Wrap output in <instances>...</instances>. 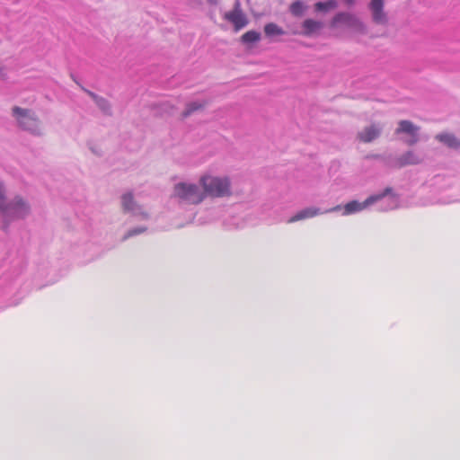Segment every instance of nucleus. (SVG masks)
Listing matches in <instances>:
<instances>
[{
    "label": "nucleus",
    "instance_id": "obj_1",
    "mask_svg": "<svg viewBox=\"0 0 460 460\" xmlns=\"http://www.w3.org/2000/svg\"><path fill=\"white\" fill-rule=\"evenodd\" d=\"M199 184L206 197L223 198L231 194L230 182L226 177L203 175L199 179Z\"/></svg>",
    "mask_w": 460,
    "mask_h": 460
},
{
    "label": "nucleus",
    "instance_id": "obj_2",
    "mask_svg": "<svg viewBox=\"0 0 460 460\" xmlns=\"http://www.w3.org/2000/svg\"><path fill=\"white\" fill-rule=\"evenodd\" d=\"M12 115L18 128L34 135L41 134V123L40 118L31 110L13 106Z\"/></svg>",
    "mask_w": 460,
    "mask_h": 460
},
{
    "label": "nucleus",
    "instance_id": "obj_3",
    "mask_svg": "<svg viewBox=\"0 0 460 460\" xmlns=\"http://www.w3.org/2000/svg\"><path fill=\"white\" fill-rule=\"evenodd\" d=\"M29 212L27 203L22 198H14V200L5 204L4 191L0 189V213L4 218H17L26 216Z\"/></svg>",
    "mask_w": 460,
    "mask_h": 460
},
{
    "label": "nucleus",
    "instance_id": "obj_4",
    "mask_svg": "<svg viewBox=\"0 0 460 460\" xmlns=\"http://www.w3.org/2000/svg\"><path fill=\"white\" fill-rule=\"evenodd\" d=\"M174 196L189 204H199L206 199V194L195 183H177Z\"/></svg>",
    "mask_w": 460,
    "mask_h": 460
},
{
    "label": "nucleus",
    "instance_id": "obj_5",
    "mask_svg": "<svg viewBox=\"0 0 460 460\" xmlns=\"http://www.w3.org/2000/svg\"><path fill=\"white\" fill-rule=\"evenodd\" d=\"M338 26H347L357 31H365L364 23L355 15L347 12H340L332 18L331 27L336 28Z\"/></svg>",
    "mask_w": 460,
    "mask_h": 460
},
{
    "label": "nucleus",
    "instance_id": "obj_6",
    "mask_svg": "<svg viewBox=\"0 0 460 460\" xmlns=\"http://www.w3.org/2000/svg\"><path fill=\"white\" fill-rule=\"evenodd\" d=\"M419 126L414 125L410 120H400L398 127L395 129V134H404L408 136V138L404 140L409 146H413L419 141Z\"/></svg>",
    "mask_w": 460,
    "mask_h": 460
},
{
    "label": "nucleus",
    "instance_id": "obj_7",
    "mask_svg": "<svg viewBox=\"0 0 460 460\" xmlns=\"http://www.w3.org/2000/svg\"><path fill=\"white\" fill-rule=\"evenodd\" d=\"M390 191H391V189L390 188H386L383 194L376 195V196H370L364 202H359V201H357V200H351V201L348 202L345 205V207H344V215H351V214H354L356 212L362 211L367 206H369V205L375 203L376 201L381 199L382 198H384L385 195L387 192H390Z\"/></svg>",
    "mask_w": 460,
    "mask_h": 460
},
{
    "label": "nucleus",
    "instance_id": "obj_8",
    "mask_svg": "<svg viewBox=\"0 0 460 460\" xmlns=\"http://www.w3.org/2000/svg\"><path fill=\"white\" fill-rule=\"evenodd\" d=\"M225 19L230 23H233L234 29H235L236 31L243 29L248 23L247 18L240 8L239 4H237L235 8L232 11L225 13Z\"/></svg>",
    "mask_w": 460,
    "mask_h": 460
},
{
    "label": "nucleus",
    "instance_id": "obj_9",
    "mask_svg": "<svg viewBox=\"0 0 460 460\" xmlns=\"http://www.w3.org/2000/svg\"><path fill=\"white\" fill-rule=\"evenodd\" d=\"M382 128L376 124H371L364 127L357 133V140L363 143H369L376 140L381 135Z\"/></svg>",
    "mask_w": 460,
    "mask_h": 460
},
{
    "label": "nucleus",
    "instance_id": "obj_10",
    "mask_svg": "<svg viewBox=\"0 0 460 460\" xmlns=\"http://www.w3.org/2000/svg\"><path fill=\"white\" fill-rule=\"evenodd\" d=\"M369 8L372 14V20L376 24H386L387 16L384 11V1L383 0H371Z\"/></svg>",
    "mask_w": 460,
    "mask_h": 460
},
{
    "label": "nucleus",
    "instance_id": "obj_11",
    "mask_svg": "<svg viewBox=\"0 0 460 460\" xmlns=\"http://www.w3.org/2000/svg\"><path fill=\"white\" fill-rule=\"evenodd\" d=\"M421 162L422 159L420 155L412 151H408L396 159L395 165L402 168L407 165H415Z\"/></svg>",
    "mask_w": 460,
    "mask_h": 460
},
{
    "label": "nucleus",
    "instance_id": "obj_12",
    "mask_svg": "<svg viewBox=\"0 0 460 460\" xmlns=\"http://www.w3.org/2000/svg\"><path fill=\"white\" fill-rule=\"evenodd\" d=\"M321 214H322V212L317 208H314V207L306 208L297 212L296 214L293 215L291 217H289V219L288 220V223L292 224V223H295V222H297L300 220L314 217H315L317 215H321Z\"/></svg>",
    "mask_w": 460,
    "mask_h": 460
},
{
    "label": "nucleus",
    "instance_id": "obj_13",
    "mask_svg": "<svg viewBox=\"0 0 460 460\" xmlns=\"http://www.w3.org/2000/svg\"><path fill=\"white\" fill-rule=\"evenodd\" d=\"M435 139L442 142L447 147L452 149H458L460 147V141L453 134L441 133L435 136Z\"/></svg>",
    "mask_w": 460,
    "mask_h": 460
},
{
    "label": "nucleus",
    "instance_id": "obj_14",
    "mask_svg": "<svg viewBox=\"0 0 460 460\" xmlns=\"http://www.w3.org/2000/svg\"><path fill=\"white\" fill-rule=\"evenodd\" d=\"M208 105L207 101L202 102H192L186 105V108L184 111H182V117L186 118L187 116H190L191 113H194L198 111L202 110Z\"/></svg>",
    "mask_w": 460,
    "mask_h": 460
},
{
    "label": "nucleus",
    "instance_id": "obj_15",
    "mask_svg": "<svg viewBox=\"0 0 460 460\" xmlns=\"http://www.w3.org/2000/svg\"><path fill=\"white\" fill-rule=\"evenodd\" d=\"M264 34L267 37L280 36L285 34V31L282 27H279L277 23H268L263 27Z\"/></svg>",
    "mask_w": 460,
    "mask_h": 460
},
{
    "label": "nucleus",
    "instance_id": "obj_16",
    "mask_svg": "<svg viewBox=\"0 0 460 460\" xmlns=\"http://www.w3.org/2000/svg\"><path fill=\"white\" fill-rule=\"evenodd\" d=\"M322 23L320 22L314 21L313 19H306L303 22V28L305 29V34L310 35L322 28Z\"/></svg>",
    "mask_w": 460,
    "mask_h": 460
},
{
    "label": "nucleus",
    "instance_id": "obj_17",
    "mask_svg": "<svg viewBox=\"0 0 460 460\" xmlns=\"http://www.w3.org/2000/svg\"><path fill=\"white\" fill-rule=\"evenodd\" d=\"M336 7L337 2L335 0L318 2L314 5L316 12H328L329 10H334Z\"/></svg>",
    "mask_w": 460,
    "mask_h": 460
},
{
    "label": "nucleus",
    "instance_id": "obj_18",
    "mask_svg": "<svg viewBox=\"0 0 460 460\" xmlns=\"http://www.w3.org/2000/svg\"><path fill=\"white\" fill-rule=\"evenodd\" d=\"M261 39V34L256 31H248L244 34H243L241 40L243 43H253L259 41Z\"/></svg>",
    "mask_w": 460,
    "mask_h": 460
},
{
    "label": "nucleus",
    "instance_id": "obj_19",
    "mask_svg": "<svg viewBox=\"0 0 460 460\" xmlns=\"http://www.w3.org/2000/svg\"><path fill=\"white\" fill-rule=\"evenodd\" d=\"M88 94L91 98L93 99L95 103L104 111L108 112L110 111V104L106 99L103 97H99L96 94L93 93L92 92H88Z\"/></svg>",
    "mask_w": 460,
    "mask_h": 460
},
{
    "label": "nucleus",
    "instance_id": "obj_20",
    "mask_svg": "<svg viewBox=\"0 0 460 460\" xmlns=\"http://www.w3.org/2000/svg\"><path fill=\"white\" fill-rule=\"evenodd\" d=\"M122 207L125 211H130L134 208V198L131 193L124 194L121 198Z\"/></svg>",
    "mask_w": 460,
    "mask_h": 460
},
{
    "label": "nucleus",
    "instance_id": "obj_21",
    "mask_svg": "<svg viewBox=\"0 0 460 460\" xmlns=\"http://www.w3.org/2000/svg\"><path fill=\"white\" fill-rule=\"evenodd\" d=\"M304 10H305V6L301 1L294 2L290 5V12L294 15L300 16L303 13Z\"/></svg>",
    "mask_w": 460,
    "mask_h": 460
},
{
    "label": "nucleus",
    "instance_id": "obj_22",
    "mask_svg": "<svg viewBox=\"0 0 460 460\" xmlns=\"http://www.w3.org/2000/svg\"><path fill=\"white\" fill-rule=\"evenodd\" d=\"M145 231H146V228H134V229H131V230H129L128 232L126 233V234L124 235L123 239L124 240L128 239L131 236H133L135 234H138L143 233Z\"/></svg>",
    "mask_w": 460,
    "mask_h": 460
},
{
    "label": "nucleus",
    "instance_id": "obj_23",
    "mask_svg": "<svg viewBox=\"0 0 460 460\" xmlns=\"http://www.w3.org/2000/svg\"><path fill=\"white\" fill-rule=\"evenodd\" d=\"M340 206H336L332 208H330V209H327L324 213H331V212H335V211H338L340 209Z\"/></svg>",
    "mask_w": 460,
    "mask_h": 460
},
{
    "label": "nucleus",
    "instance_id": "obj_24",
    "mask_svg": "<svg viewBox=\"0 0 460 460\" xmlns=\"http://www.w3.org/2000/svg\"><path fill=\"white\" fill-rule=\"evenodd\" d=\"M379 155H369L367 158H378Z\"/></svg>",
    "mask_w": 460,
    "mask_h": 460
},
{
    "label": "nucleus",
    "instance_id": "obj_25",
    "mask_svg": "<svg viewBox=\"0 0 460 460\" xmlns=\"http://www.w3.org/2000/svg\"><path fill=\"white\" fill-rule=\"evenodd\" d=\"M208 2L210 4H217V0H208Z\"/></svg>",
    "mask_w": 460,
    "mask_h": 460
},
{
    "label": "nucleus",
    "instance_id": "obj_26",
    "mask_svg": "<svg viewBox=\"0 0 460 460\" xmlns=\"http://www.w3.org/2000/svg\"><path fill=\"white\" fill-rule=\"evenodd\" d=\"M348 4H351L353 3V0H346Z\"/></svg>",
    "mask_w": 460,
    "mask_h": 460
}]
</instances>
